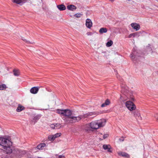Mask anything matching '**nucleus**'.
Returning <instances> with one entry per match:
<instances>
[{
  "label": "nucleus",
  "mask_w": 158,
  "mask_h": 158,
  "mask_svg": "<svg viewBox=\"0 0 158 158\" xmlns=\"http://www.w3.org/2000/svg\"><path fill=\"white\" fill-rule=\"evenodd\" d=\"M119 140L120 141H123L124 139L123 137H122L121 138L119 139Z\"/></svg>",
  "instance_id": "4c0bfd02"
},
{
  "label": "nucleus",
  "mask_w": 158,
  "mask_h": 158,
  "mask_svg": "<svg viewBox=\"0 0 158 158\" xmlns=\"http://www.w3.org/2000/svg\"><path fill=\"white\" fill-rule=\"evenodd\" d=\"M131 26L136 31L139 30L140 28V26L139 24L135 23H133L131 24Z\"/></svg>",
  "instance_id": "1a4fd4ad"
},
{
  "label": "nucleus",
  "mask_w": 158,
  "mask_h": 158,
  "mask_svg": "<svg viewBox=\"0 0 158 158\" xmlns=\"http://www.w3.org/2000/svg\"><path fill=\"white\" fill-rule=\"evenodd\" d=\"M86 34L88 35H91L93 34L92 33L90 32H87Z\"/></svg>",
  "instance_id": "e433bc0d"
},
{
  "label": "nucleus",
  "mask_w": 158,
  "mask_h": 158,
  "mask_svg": "<svg viewBox=\"0 0 158 158\" xmlns=\"http://www.w3.org/2000/svg\"><path fill=\"white\" fill-rule=\"evenodd\" d=\"M37 158H41V157H37Z\"/></svg>",
  "instance_id": "a18cd8bd"
},
{
  "label": "nucleus",
  "mask_w": 158,
  "mask_h": 158,
  "mask_svg": "<svg viewBox=\"0 0 158 158\" xmlns=\"http://www.w3.org/2000/svg\"><path fill=\"white\" fill-rule=\"evenodd\" d=\"M57 7L60 11L64 10L66 9L65 6L63 4L57 5Z\"/></svg>",
  "instance_id": "dca6fc26"
},
{
  "label": "nucleus",
  "mask_w": 158,
  "mask_h": 158,
  "mask_svg": "<svg viewBox=\"0 0 158 158\" xmlns=\"http://www.w3.org/2000/svg\"><path fill=\"white\" fill-rule=\"evenodd\" d=\"M82 15V14L81 13H77L75 14L74 16L76 18H78L80 17Z\"/></svg>",
  "instance_id": "c85d7f7f"
},
{
  "label": "nucleus",
  "mask_w": 158,
  "mask_h": 158,
  "mask_svg": "<svg viewBox=\"0 0 158 158\" xmlns=\"http://www.w3.org/2000/svg\"><path fill=\"white\" fill-rule=\"evenodd\" d=\"M113 44V42L111 40L108 41L106 44V46L108 47L111 46Z\"/></svg>",
  "instance_id": "a878e982"
},
{
  "label": "nucleus",
  "mask_w": 158,
  "mask_h": 158,
  "mask_svg": "<svg viewBox=\"0 0 158 158\" xmlns=\"http://www.w3.org/2000/svg\"><path fill=\"white\" fill-rule=\"evenodd\" d=\"M51 127L52 128L54 129L55 128V127L54 126H52V124L51 125Z\"/></svg>",
  "instance_id": "a19ab883"
},
{
  "label": "nucleus",
  "mask_w": 158,
  "mask_h": 158,
  "mask_svg": "<svg viewBox=\"0 0 158 158\" xmlns=\"http://www.w3.org/2000/svg\"><path fill=\"white\" fill-rule=\"evenodd\" d=\"M19 153L21 154H25L26 153V151H22V150H18Z\"/></svg>",
  "instance_id": "c756f323"
},
{
  "label": "nucleus",
  "mask_w": 158,
  "mask_h": 158,
  "mask_svg": "<svg viewBox=\"0 0 158 158\" xmlns=\"http://www.w3.org/2000/svg\"><path fill=\"white\" fill-rule=\"evenodd\" d=\"M138 35V32L132 33L129 35L128 36V38H131L132 37H134Z\"/></svg>",
  "instance_id": "5701e85b"
},
{
  "label": "nucleus",
  "mask_w": 158,
  "mask_h": 158,
  "mask_svg": "<svg viewBox=\"0 0 158 158\" xmlns=\"http://www.w3.org/2000/svg\"><path fill=\"white\" fill-rule=\"evenodd\" d=\"M53 137L54 136H53V135H49L48 137V139H49V140H53Z\"/></svg>",
  "instance_id": "2f4dec72"
},
{
  "label": "nucleus",
  "mask_w": 158,
  "mask_h": 158,
  "mask_svg": "<svg viewBox=\"0 0 158 158\" xmlns=\"http://www.w3.org/2000/svg\"><path fill=\"white\" fill-rule=\"evenodd\" d=\"M23 41L24 42H25L28 44H31V42H30L29 41H27V40H26V39H22Z\"/></svg>",
  "instance_id": "f704fd0d"
},
{
  "label": "nucleus",
  "mask_w": 158,
  "mask_h": 158,
  "mask_svg": "<svg viewBox=\"0 0 158 158\" xmlns=\"http://www.w3.org/2000/svg\"><path fill=\"white\" fill-rule=\"evenodd\" d=\"M110 1H111L113 2V1H114L115 0H110Z\"/></svg>",
  "instance_id": "c03bdc74"
},
{
  "label": "nucleus",
  "mask_w": 158,
  "mask_h": 158,
  "mask_svg": "<svg viewBox=\"0 0 158 158\" xmlns=\"http://www.w3.org/2000/svg\"><path fill=\"white\" fill-rule=\"evenodd\" d=\"M131 99L133 101L134 100V98H131Z\"/></svg>",
  "instance_id": "37998d69"
},
{
  "label": "nucleus",
  "mask_w": 158,
  "mask_h": 158,
  "mask_svg": "<svg viewBox=\"0 0 158 158\" xmlns=\"http://www.w3.org/2000/svg\"><path fill=\"white\" fill-rule=\"evenodd\" d=\"M61 133H57L54 135V136H55V137L57 138L60 136H61Z\"/></svg>",
  "instance_id": "7c9ffc66"
},
{
  "label": "nucleus",
  "mask_w": 158,
  "mask_h": 158,
  "mask_svg": "<svg viewBox=\"0 0 158 158\" xmlns=\"http://www.w3.org/2000/svg\"><path fill=\"white\" fill-rule=\"evenodd\" d=\"M108 136V134H105L103 135V138L104 139H105Z\"/></svg>",
  "instance_id": "72a5a7b5"
},
{
  "label": "nucleus",
  "mask_w": 158,
  "mask_h": 158,
  "mask_svg": "<svg viewBox=\"0 0 158 158\" xmlns=\"http://www.w3.org/2000/svg\"><path fill=\"white\" fill-rule=\"evenodd\" d=\"M155 118H156L157 121H158V117H157L156 115L154 116Z\"/></svg>",
  "instance_id": "58836bf2"
},
{
  "label": "nucleus",
  "mask_w": 158,
  "mask_h": 158,
  "mask_svg": "<svg viewBox=\"0 0 158 158\" xmlns=\"http://www.w3.org/2000/svg\"><path fill=\"white\" fill-rule=\"evenodd\" d=\"M107 150V152H112V148L111 147V146H110L108 149Z\"/></svg>",
  "instance_id": "473e14b6"
},
{
  "label": "nucleus",
  "mask_w": 158,
  "mask_h": 158,
  "mask_svg": "<svg viewBox=\"0 0 158 158\" xmlns=\"http://www.w3.org/2000/svg\"><path fill=\"white\" fill-rule=\"evenodd\" d=\"M110 103V102L109 100L107 99L105 101V102L101 105V106L102 107H105L106 106L109 105Z\"/></svg>",
  "instance_id": "a211bd4d"
},
{
  "label": "nucleus",
  "mask_w": 158,
  "mask_h": 158,
  "mask_svg": "<svg viewBox=\"0 0 158 158\" xmlns=\"http://www.w3.org/2000/svg\"><path fill=\"white\" fill-rule=\"evenodd\" d=\"M117 77V78H118L119 79V80H120L121 82H123V80L122 79H119V78H118V77Z\"/></svg>",
  "instance_id": "ea45409f"
},
{
  "label": "nucleus",
  "mask_w": 158,
  "mask_h": 158,
  "mask_svg": "<svg viewBox=\"0 0 158 158\" xmlns=\"http://www.w3.org/2000/svg\"><path fill=\"white\" fill-rule=\"evenodd\" d=\"M46 146V144L45 143H42L38 145L36 148L37 149L39 150H41L43 149V148Z\"/></svg>",
  "instance_id": "f3484780"
},
{
  "label": "nucleus",
  "mask_w": 158,
  "mask_h": 158,
  "mask_svg": "<svg viewBox=\"0 0 158 158\" xmlns=\"http://www.w3.org/2000/svg\"><path fill=\"white\" fill-rule=\"evenodd\" d=\"M67 120V123H73L78 122L81 119V116L79 115L77 116H74L72 115L71 117L69 118Z\"/></svg>",
  "instance_id": "7ed1b4c3"
},
{
  "label": "nucleus",
  "mask_w": 158,
  "mask_h": 158,
  "mask_svg": "<svg viewBox=\"0 0 158 158\" xmlns=\"http://www.w3.org/2000/svg\"><path fill=\"white\" fill-rule=\"evenodd\" d=\"M6 86L4 84H2L0 85V90H3L6 88Z\"/></svg>",
  "instance_id": "393cba45"
},
{
  "label": "nucleus",
  "mask_w": 158,
  "mask_h": 158,
  "mask_svg": "<svg viewBox=\"0 0 158 158\" xmlns=\"http://www.w3.org/2000/svg\"><path fill=\"white\" fill-rule=\"evenodd\" d=\"M41 117V115L39 114H38L35 116L33 119V122H34V123L35 124L37 121L40 119Z\"/></svg>",
  "instance_id": "6ab92c4d"
},
{
  "label": "nucleus",
  "mask_w": 158,
  "mask_h": 158,
  "mask_svg": "<svg viewBox=\"0 0 158 158\" xmlns=\"http://www.w3.org/2000/svg\"><path fill=\"white\" fill-rule=\"evenodd\" d=\"M97 121L98 123V126L99 127L98 128L103 127L105 125L106 122V121L104 119Z\"/></svg>",
  "instance_id": "0eeeda50"
},
{
  "label": "nucleus",
  "mask_w": 158,
  "mask_h": 158,
  "mask_svg": "<svg viewBox=\"0 0 158 158\" xmlns=\"http://www.w3.org/2000/svg\"><path fill=\"white\" fill-rule=\"evenodd\" d=\"M53 136H54L53 138V140H54L56 138L55 137V136H54V135H53Z\"/></svg>",
  "instance_id": "79ce46f5"
},
{
  "label": "nucleus",
  "mask_w": 158,
  "mask_h": 158,
  "mask_svg": "<svg viewBox=\"0 0 158 158\" xmlns=\"http://www.w3.org/2000/svg\"><path fill=\"white\" fill-rule=\"evenodd\" d=\"M28 0H12V2L17 4H23L26 2Z\"/></svg>",
  "instance_id": "9d476101"
},
{
  "label": "nucleus",
  "mask_w": 158,
  "mask_h": 158,
  "mask_svg": "<svg viewBox=\"0 0 158 158\" xmlns=\"http://www.w3.org/2000/svg\"><path fill=\"white\" fill-rule=\"evenodd\" d=\"M24 109V107L21 105L19 104L16 109V111L17 112H20Z\"/></svg>",
  "instance_id": "aec40b11"
},
{
  "label": "nucleus",
  "mask_w": 158,
  "mask_h": 158,
  "mask_svg": "<svg viewBox=\"0 0 158 158\" xmlns=\"http://www.w3.org/2000/svg\"><path fill=\"white\" fill-rule=\"evenodd\" d=\"M90 126L91 128L94 129H97L98 128V123L97 121L92 122L90 123Z\"/></svg>",
  "instance_id": "423d86ee"
},
{
  "label": "nucleus",
  "mask_w": 158,
  "mask_h": 158,
  "mask_svg": "<svg viewBox=\"0 0 158 158\" xmlns=\"http://www.w3.org/2000/svg\"><path fill=\"white\" fill-rule=\"evenodd\" d=\"M39 89V88L38 87H34L32 88L31 89L30 91V92L32 94H36L38 92Z\"/></svg>",
  "instance_id": "f8f14e48"
},
{
  "label": "nucleus",
  "mask_w": 158,
  "mask_h": 158,
  "mask_svg": "<svg viewBox=\"0 0 158 158\" xmlns=\"http://www.w3.org/2000/svg\"><path fill=\"white\" fill-rule=\"evenodd\" d=\"M64 110V109L60 110L59 109H57L56 110V112L57 113L63 115L64 111H63V110Z\"/></svg>",
  "instance_id": "b1692460"
},
{
  "label": "nucleus",
  "mask_w": 158,
  "mask_h": 158,
  "mask_svg": "<svg viewBox=\"0 0 158 158\" xmlns=\"http://www.w3.org/2000/svg\"><path fill=\"white\" fill-rule=\"evenodd\" d=\"M111 146L110 145L104 144L103 145V148L104 150H106Z\"/></svg>",
  "instance_id": "cd10ccee"
},
{
  "label": "nucleus",
  "mask_w": 158,
  "mask_h": 158,
  "mask_svg": "<svg viewBox=\"0 0 158 158\" xmlns=\"http://www.w3.org/2000/svg\"><path fill=\"white\" fill-rule=\"evenodd\" d=\"M52 126H54L55 127H56L57 128H60L61 127V124L59 123H56L55 125L52 124Z\"/></svg>",
  "instance_id": "bb28decb"
},
{
  "label": "nucleus",
  "mask_w": 158,
  "mask_h": 158,
  "mask_svg": "<svg viewBox=\"0 0 158 158\" xmlns=\"http://www.w3.org/2000/svg\"><path fill=\"white\" fill-rule=\"evenodd\" d=\"M98 114V113L96 112H89L85 114V116L87 117L93 115H97Z\"/></svg>",
  "instance_id": "ddd939ff"
},
{
  "label": "nucleus",
  "mask_w": 158,
  "mask_h": 158,
  "mask_svg": "<svg viewBox=\"0 0 158 158\" xmlns=\"http://www.w3.org/2000/svg\"><path fill=\"white\" fill-rule=\"evenodd\" d=\"M107 31V29L106 28L102 27L99 30V32L101 34L106 33Z\"/></svg>",
  "instance_id": "412c9836"
},
{
  "label": "nucleus",
  "mask_w": 158,
  "mask_h": 158,
  "mask_svg": "<svg viewBox=\"0 0 158 158\" xmlns=\"http://www.w3.org/2000/svg\"><path fill=\"white\" fill-rule=\"evenodd\" d=\"M63 111H64L63 116H65L63 118V119L64 122L67 123V119L72 116L73 114L72 111L71 110L67 109H64Z\"/></svg>",
  "instance_id": "20e7f679"
},
{
  "label": "nucleus",
  "mask_w": 158,
  "mask_h": 158,
  "mask_svg": "<svg viewBox=\"0 0 158 158\" xmlns=\"http://www.w3.org/2000/svg\"><path fill=\"white\" fill-rule=\"evenodd\" d=\"M121 155L122 156L127 158H129L130 156L128 154L125 152H121Z\"/></svg>",
  "instance_id": "4be33fe9"
},
{
  "label": "nucleus",
  "mask_w": 158,
  "mask_h": 158,
  "mask_svg": "<svg viewBox=\"0 0 158 158\" xmlns=\"http://www.w3.org/2000/svg\"><path fill=\"white\" fill-rule=\"evenodd\" d=\"M123 89H122V92H123Z\"/></svg>",
  "instance_id": "49530a36"
},
{
  "label": "nucleus",
  "mask_w": 158,
  "mask_h": 158,
  "mask_svg": "<svg viewBox=\"0 0 158 158\" xmlns=\"http://www.w3.org/2000/svg\"><path fill=\"white\" fill-rule=\"evenodd\" d=\"M67 8L69 10L72 11H73L77 9L76 7L73 5H68Z\"/></svg>",
  "instance_id": "4468645a"
},
{
  "label": "nucleus",
  "mask_w": 158,
  "mask_h": 158,
  "mask_svg": "<svg viewBox=\"0 0 158 158\" xmlns=\"http://www.w3.org/2000/svg\"><path fill=\"white\" fill-rule=\"evenodd\" d=\"M14 75L15 76H19L20 75L19 70L17 69H14L13 71Z\"/></svg>",
  "instance_id": "2eb2a0df"
},
{
  "label": "nucleus",
  "mask_w": 158,
  "mask_h": 158,
  "mask_svg": "<svg viewBox=\"0 0 158 158\" xmlns=\"http://www.w3.org/2000/svg\"><path fill=\"white\" fill-rule=\"evenodd\" d=\"M129 1H131V0H128Z\"/></svg>",
  "instance_id": "de8ad7c7"
},
{
  "label": "nucleus",
  "mask_w": 158,
  "mask_h": 158,
  "mask_svg": "<svg viewBox=\"0 0 158 158\" xmlns=\"http://www.w3.org/2000/svg\"><path fill=\"white\" fill-rule=\"evenodd\" d=\"M85 25L88 28H90L92 26V23L91 20L89 19H87L86 20Z\"/></svg>",
  "instance_id": "9b49d317"
},
{
  "label": "nucleus",
  "mask_w": 158,
  "mask_h": 158,
  "mask_svg": "<svg viewBox=\"0 0 158 158\" xmlns=\"http://www.w3.org/2000/svg\"><path fill=\"white\" fill-rule=\"evenodd\" d=\"M12 143L7 139L4 138L0 137V145H1L4 151L7 154H10L12 152L10 146Z\"/></svg>",
  "instance_id": "f257e3e1"
},
{
  "label": "nucleus",
  "mask_w": 158,
  "mask_h": 158,
  "mask_svg": "<svg viewBox=\"0 0 158 158\" xmlns=\"http://www.w3.org/2000/svg\"><path fill=\"white\" fill-rule=\"evenodd\" d=\"M64 158V156L63 155H59V156H58V157H56V158Z\"/></svg>",
  "instance_id": "c9c22d12"
},
{
  "label": "nucleus",
  "mask_w": 158,
  "mask_h": 158,
  "mask_svg": "<svg viewBox=\"0 0 158 158\" xmlns=\"http://www.w3.org/2000/svg\"><path fill=\"white\" fill-rule=\"evenodd\" d=\"M133 115L137 120L141 119L140 114L137 110H135L133 112Z\"/></svg>",
  "instance_id": "6e6552de"
},
{
  "label": "nucleus",
  "mask_w": 158,
  "mask_h": 158,
  "mask_svg": "<svg viewBox=\"0 0 158 158\" xmlns=\"http://www.w3.org/2000/svg\"><path fill=\"white\" fill-rule=\"evenodd\" d=\"M125 104L127 108L131 111L135 110L136 108V106L135 104L130 101L126 102Z\"/></svg>",
  "instance_id": "39448f33"
},
{
  "label": "nucleus",
  "mask_w": 158,
  "mask_h": 158,
  "mask_svg": "<svg viewBox=\"0 0 158 158\" xmlns=\"http://www.w3.org/2000/svg\"><path fill=\"white\" fill-rule=\"evenodd\" d=\"M130 56L132 60L135 63L136 62H138L141 58L140 55L135 48H134L132 49V52Z\"/></svg>",
  "instance_id": "f03ea898"
}]
</instances>
